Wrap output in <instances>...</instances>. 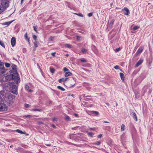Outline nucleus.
<instances>
[{
	"instance_id": "1",
	"label": "nucleus",
	"mask_w": 153,
	"mask_h": 153,
	"mask_svg": "<svg viewBox=\"0 0 153 153\" xmlns=\"http://www.w3.org/2000/svg\"><path fill=\"white\" fill-rule=\"evenodd\" d=\"M9 2L7 0H2L1 5L0 6V10H3V12L4 9L9 6Z\"/></svg>"
},
{
	"instance_id": "2",
	"label": "nucleus",
	"mask_w": 153,
	"mask_h": 153,
	"mask_svg": "<svg viewBox=\"0 0 153 153\" xmlns=\"http://www.w3.org/2000/svg\"><path fill=\"white\" fill-rule=\"evenodd\" d=\"M9 86L11 88V91L12 93L15 94L17 93V87L15 85L14 82H11L9 83Z\"/></svg>"
},
{
	"instance_id": "3",
	"label": "nucleus",
	"mask_w": 153,
	"mask_h": 153,
	"mask_svg": "<svg viewBox=\"0 0 153 153\" xmlns=\"http://www.w3.org/2000/svg\"><path fill=\"white\" fill-rule=\"evenodd\" d=\"M13 75V80H14L16 82L17 84H18L20 82V79L19 77V75L18 73H16L12 74Z\"/></svg>"
},
{
	"instance_id": "4",
	"label": "nucleus",
	"mask_w": 153,
	"mask_h": 153,
	"mask_svg": "<svg viewBox=\"0 0 153 153\" xmlns=\"http://www.w3.org/2000/svg\"><path fill=\"white\" fill-rule=\"evenodd\" d=\"M15 98V96L12 94H10L7 96L8 99V103L9 105H11L13 103V100Z\"/></svg>"
},
{
	"instance_id": "5",
	"label": "nucleus",
	"mask_w": 153,
	"mask_h": 153,
	"mask_svg": "<svg viewBox=\"0 0 153 153\" xmlns=\"http://www.w3.org/2000/svg\"><path fill=\"white\" fill-rule=\"evenodd\" d=\"M7 107L6 104L2 103L0 102V111H4L7 110Z\"/></svg>"
},
{
	"instance_id": "6",
	"label": "nucleus",
	"mask_w": 153,
	"mask_h": 153,
	"mask_svg": "<svg viewBox=\"0 0 153 153\" xmlns=\"http://www.w3.org/2000/svg\"><path fill=\"white\" fill-rule=\"evenodd\" d=\"M72 81L73 82V83L72 84H71V86H69V87H72L73 86H74L75 84V80L73 78H66L65 79H64V82H66L67 81Z\"/></svg>"
},
{
	"instance_id": "7",
	"label": "nucleus",
	"mask_w": 153,
	"mask_h": 153,
	"mask_svg": "<svg viewBox=\"0 0 153 153\" xmlns=\"http://www.w3.org/2000/svg\"><path fill=\"white\" fill-rule=\"evenodd\" d=\"M122 11H123L124 14L126 15H128L129 13V10L126 7L122 9Z\"/></svg>"
},
{
	"instance_id": "8",
	"label": "nucleus",
	"mask_w": 153,
	"mask_h": 153,
	"mask_svg": "<svg viewBox=\"0 0 153 153\" xmlns=\"http://www.w3.org/2000/svg\"><path fill=\"white\" fill-rule=\"evenodd\" d=\"M16 42V39L15 37H13L11 40V45L12 47H14L15 45Z\"/></svg>"
},
{
	"instance_id": "9",
	"label": "nucleus",
	"mask_w": 153,
	"mask_h": 153,
	"mask_svg": "<svg viewBox=\"0 0 153 153\" xmlns=\"http://www.w3.org/2000/svg\"><path fill=\"white\" fill-rule=\"evenodd\" d=\"M6 79L7 80H10L13 79V75L12 74H10L8 75H7L5 77Z\"/></svg>"
},
{
	"instance_id": "10",
	"label": "nucleus",
	"mask_w": 153,
	"mask_h": 153,
	"mask_svg": "<svg viewBox=\"0 0 153 153\" xmlns=\"http://www.w3.org/2000/svg\"><path fill=\"white\" fill-rule=\"evenodd\" d=\"M6 71V70L4 66L0 68V74L4 73Z\"/></svg>"
},
{
	"instance_id": "11",
	"label": "nucleus",
	"mask_w": 153,
	"mask_h": 153,
	"mask_svg": "<svg viewBox=\"0 0 153 153\" xmlns=\"http://www.w3.org/2000/svg\"><path fill=\"white\" fill-rule=\"evenodd\" d=\"M143 48H139L137 52L135 54L136 56H137L138 54L140 53L143 51Z\"/></svg>"
},
{
	"instance_id": "12",
	"label": "nucleus",
	"mask_w": 153,
	"mask_h": 153,
	"mask_svg": "<svg viewBox=\"0 0 153 153\" xmlns=\"http://www.w3.org/2000/svg\"><path fill=\"white\" fill-rule=\"evenodd\" d=\"M143 59H140L137 63L136 64V66L138 67L139 65L141 64L143 62Z\"/></svg>"
},
{
	"instance_id": "13",
	"label": "nucleus",
	"mask_w": 153,
	"mask_h": 153,
	"mask_svg": "<svg viewBox=\"0 0 153 153\" xmlns=\"http://www.w3.org/2000/svg\"><path fill=\"white\" fill-rule=\"evenodd\" d=\"M13 21H14V20H13V21H9V22H7L3 23H2V25H6L7 26H8L9 25H10L12 22Z\"/></svg>"
},
{
	"instance_id": "14",
	"label": "nucleus",
	"mask_w": 153,
	"mask_h": 153,
	"mask_svg": "<svg viewBox=\"0 0 153 153\" xmlns=\"http://www.w3.org/2000/svg\"><path fill=\"white\" fill-rule=\"evenodd\" d=\"M120 75L122 81H124L125 78L124 75V74H123V73H120Z\"/></svg>"
},
{
	"instance_id": "15",
	"label": "nucleus",
	"mask_w": 153,
	"mask_h": 153,
	"mask_svg": "<svg viewBox=\"0 0 153 153\" xmlns=\"http://www.w3.org/2000/svg\"><path fill=\"white\" fill-rule=\"evenodd\" d=\"M16 65L13 64L11 66V67L12 68V69L14 71H16Z\"/></svg>"
},
{
	"instance_id": "16",
	"label": "nucleus",
	"mask_w": 153,
	"mask_h": 153,
	"mask_svg": "<svg viewBox=\"0 0 153 153\" xmlns=\"http://www.w3.org/2000/svg\"><path fill=\"white\" fill-rule=\"evenodd\" d=\"M72 73L70 72H68L65 73V77H67L68 76L71 75Z\"/></svg>"
},
{
	"instance_id": "17",
	"label": "nucleus",
	"mask_w": 153,
	"mask_h": 153,
	"mask_svg": "<svg viewBox=\"0 0 153 153\" xmlns=\"http://www.w3.org/2000/svg\"><path fill=\"white\" fill-rule=\"evenodd\" d=\"M87 50L84 48H82L81 49V51L83 54H85L87 52Z\"/></svg>"
},
{
	"instance_id": "18",
	"label": "nucleus",
	"mask_w": 153,
	"mask_h": 153,
	"mask_svg": "<svg viewBox=\"0 0 153 153\" xmlns=\"http://www.w3.org/2000/svg\"><path fill=\"white\" fill-rule=\"evenodd\" d=\"M15 131L21 134H25V133L23 132L22 131L20 130L19 129H16L15 130Z\"/></svg>"
},
{
	"instance_id": "19",
	"label": "nucleus",
	"mask_w": 153,
	"mask_h": 153,
	"mask_svg": "<svg viewBox=\"0 0 153 153\" xmlns=\"http://www.w3.org/2000/svg\"><path fill=\"white\" fill-rule=\"evenodd\" d=\"M133 117L134 119L136 121H137V117L135 113H133Z\"/></svg>"
},
{
	"instance_id": "20",
	"label": "nucleus",
	"mask_w": 153,
	"mask_h": 153,
	"mask_svg": "<svg viewBox=\"0 0 153 153\" xmlns=\"http://www.w3.org/2000/svg\"><path fill=\"white\" fill-rule=\"evenodd\" d=\"M65 119L67 121L70 120L71 119L66 114L65 115Z\"/></svg>"
},
{
	"instance_id": "21",
	"label": "nucleus",
	"mask_w": 153,
	"mask_h": 153,
	"mask_svg": "<svg viewBox=\"0 0 153 153\" xmlns=\"http://www.w3.org/2000/svg\"><path fill=\"white\" fill-rule=\"evenodd\" d=\"M57 88L59 89L62 91H64L65 90V89L64 88L59 86H58L57 87Z\"/></svg>"
},
{
	"instance_id": "22",
	"label": "nucleus",
	"mask_w": 153,
	"mask_h": 153,
	"mask_svg": "<svg viewBox=\"0 0 153 153\" xmlns=\"http://www.w3.org/2000/svg\"><path fill=\"white\" fill-rule=\"evenodd\" d=\"M24 37L25 39L28 42H29V39L28 38L27 33V32L25 35Z\"/></svg>"
},
{
	"instance_id": "23",
	"label": "nucleus",
	"mask_w": 153,
	"mask_h": 153,
	"mask_svg": "<svg viewBox=\"0 0 153 153\" xmlns=\"http://www.w3.org/2000/svg\"><path fill=\"white\" fill-rule=\"evenodd\" d=\"M125 129V126L124 124H122L121 126V130L122 131H124Z\"/></svg>"
},
{
	"instance_id": "24",
	"label": "nucleus",
	"mask_w": 153,
	"mask_h": 153,
	"mask_svg": "<svg viewBox=\"0 0 153 153\" xmlns=\"http://www.w3.org/2000/svg\"><path fill=\"white\" fill-rule=\"evenodd\" d=\"M50 71L51 73H53L54 72L55 70L54 68H52L51 67H50Z\"/></svg>"
},
{
	"instance_id": "25",
	"label": "nucleus",
	"mask_w": 153,
	"mask_h": 153,
	"mask_svg": "<svg viewBox=\"0 0 153 153\" xmlns=\"http://www.w3.org/2000/svg\"><path fill=\"white\" fill-rule=\"evenodd\" d=\"M0 45H1L2 47L5 48V45L4 42L0 40Z\"/></svg>"
},
{
	"instance_id": "26",
	"label": "nucleus",
	"mask_w": 153,
	"mask_h": 153,
	"mask_svg": "<svg viewBox=\"0 0 153 153\" xmlns=\"http://www.w3.org/2000/svg\"><path fill=\"white\" fill-rule=\"evenodd\" d=\"M65 47L68 48H72V46L71 45L69 44H66Z\"/></svg>"
},
{
	"instance_id": "27",
	"label": "nucleus",
	"mask_w": 153,
	"mask_h": 153,
	"mask_svg": "<svg viewBox=\"0 0 153 153\" xmlns=\"http://www.w3.org/2000/svg\"><path fill=\"white\" fill-rule=\"evenodd\" d=\"M38 42H37L36 41H35L34 42V46L35 48L37 47H38Z\"/></svg>"
},
{
	"instance_id": "28",
	"label": "nucleus",
	"mask_w": 153,
	"mask_h": 153,
	"mask_svg": "<svg viewBox=\"0 0 153 153\" xmlns=\"http://www.w3.org/2000/svg\"><path fill=\"white\" fill-rule=\"evenodd\" d=\"M140 27L138 26H135L133 28V30H135L138 29Z\"/></svg>"
},
{
	"instance_id": "29",
	"label": "nucleus",
	"mask_w": 153,
	"mask_h": 153,
	"mask_svg": "<svg viewBox=\"0 0 153 153\" xmlns=\"http://www.w3.org/2000/svg\"><path fill=\"white\" fill-rule=\"evenodd\" d=\"M74 14L79 16L80 17H84V16L82 14H81V13H74Z\"/></svg>"
},
{
	"instance_id": "30",
	"label": "nucleus",
	"mask_w": 153,
	"mask_h": 153,
	"mask_svg": "<svg viewBox=\"0 0 153 153\" xmlns=\"http://www.w3.org/2000/svg\"><path fill=\"white\" fill-rule=\"evenodd\" d=\"M31 110L32 111H41V110L40 109H36V108H34V109H32Z\"/></svg>"
},
{
	"instance_id": "31",
	"label": "nucleus",
	"mask_w": 153,
	"mask_h": 153,
	"mask_svg": "<svg viewBox=\"0 0 153 153\" xmlns=\"http://www.w3.org/2000/svg\"><path fill=\"white\" fill-rule=\"evenodd\" d=\"M81 61L82 62L85 63L87 62V60L86 59H80Z\"/></svg>"
},
{
	"instance_id": "32",
	"label": "nucleus",
	"mask_w": 153,
	"mask_h": 153,
	"mask_svg": "<svg viewBox=\"0 0 153 153\" xmlns=\"http://www.w3.org/2000/svg\"><path fill=\"white\" fill-rule=\"evenodd\" d=\"M91 113L92 114H95L96 115H98L99 114L98 112L97 111H92Z\"/></svg>"
},
{
	"instance_id": "33",
	"label": "nucleus",
	"mask_w": 153,
	"mask_h": 153,
	"mask_svg": "<svg viewBox=\"0 0 153 153\" xmlns=\"http://www.w3.org/2000/svg\"><path fill=\"white\" fill-rule=\"evenodd\" d=\"M114 21V20H112L110 23V26L111 27L112 26L113 24Z\"/></svg>"
},
{
	"instance_id": "34",
	"label": "nucleus",
	"mask_w": 153,
	"mask_h": 153,
	"mask_svg": "<svg viewBox=\"0 0 153 153\" xmlns=\"http://www.w3.org/2000/svg\"><path fill=\"white\" fill-rule=\"evenodd\" d=\"M88 134L89 136L91 137H92L94 135V133L92 132H88Z\"/></svg>"
},
{
	"instance_id": "35",
	"label": "nucleus",
	"mask_w": 153,
	"mask_h": 153,
	"mask_svg": "<svg viewBox=\"0 0 153 153\" xmlns=\"http://www.w3.org/2000/svg\"><path fill=\"white\" fill-rule=\"evenodd\" d=\"M5 66L6 67L8 68L10 66V65L9 63H6Z\"/></svg>"
},
{
	"instance_id": "36",
	"label": "nucleus",
	"mask_w": 153,
	"mask_h": 153,
	"mask_svg": "<svg viewBox=\"0 0 153 153\" xmlns=\"http://www.w3.org/2000/svg\"><path fill=\"white\" fill-rule=\"evenodd\" d=\"M52 120L54 122H56L57 121V118H55L54 117H53L52 118Z\"/></svg>"
},
{
	"instance_id": "37",
	"label": "nucleus",
	"mask_w": 153,
	"mask_h": 153,
	"mask_svg": "<svg viewBox=\"0 0 153 153\" xmlns=\"http://www.w3.org/2000/svg\"><path fill=\"white\" fill-rule=\"evenodd\" d=\"M101 142L100 141H97L94 144H96V145H100V143H101Z\"/></svg>"
},
{
	"instance_id": "38",
	"label": "nucleus",
	"mask_w": 153,
	"mask_h": 153,
	"mask_svg": "<svg viewBox=\"0 0 153 153\" xmlns=\"http://www.w3.org/2000/svg\"><path fill=\"white\" fill-rule=\"evenodd\" d=\"M33 38L35 41H36L37 39V37L35 35H33Z\"/></svg>"
},
{
	"instance_id": "39",
	"label": "nucleus",
	"mask_w": 153,
	"mask_h": 153,
	"mask_svg": "<svg viewBox=\"0 0 153 153\" xmlns=\"http://www.w3.org/2000/svg\"><path fill=\"white\" fill-rule=\"evenodd\" d=\"M62 81H64V79L63 78H62L60 79H59V83H61L62 82Z\"/></svg>"
},
{
	"instance_id": "40",
	"label": "nucleus",
	"mask_w": 153,
	"mask_h": 153,
	"mask_svg": "<svg viewBox=\"0 0 153 153\" xmlns=\"http://www.w3.org/2000/svg\"><path fill=\"white\" fill-rule=\"evenodd\" d=\"M4 66V63L0 61V67H2Z\"/></svg>"
},
{
	"instance_id": "41",
	"label": "nucleus",
	"mask_w": 153,
	"mask_h": 153,
	"mask_svg": "<svg viewBox=\"0 0 153 153\" xmlns=\"http://www.w3.org/2000/svg\"><path fill=\"white\" fill-rule=\"evenodd\" d=\"M92 15H93V13H88V16L89 17H91V16H92Z\"/></svg>"
},
{
	"instance_id": "42",
	"label": "nucleus",
	"mask_w": 153,
	"mask_h": 153,
	"mask_svg": "<svg viewBox=\"0 0 153 153\" xmlns=\"http://www.w3.org/2000/svg\"><path fill=\"white\" fill-rule=\"evenodd\" d=\"M119 66L116 65L114 67V68L116 69H119Z\"/></svg>"
},
{
	"instance_id": "43",
	"label": "nucleus",
	"mask_w": 153,
	"mask_h": 153,
	"mask_svg": "<svg viewBox=\"0 0 153 153\" xmlns=\"http://www.w3.org/2000/svg\"><path fill=\"white\" fill-rule=\"evenodd\" d=\"M68 69L66 67H64L63 68V71H68Z\"/></svg>"
},
{
	"instance_id": "44",
	"label": "nucleus",
	"mask_w": 153,
	"mask_h": 153,
	"mask_svg": "<svg viewBox=\"0 0 153 153\" xmlns=\"http://www.w3.org/2000/svg\"><path fill=\"white\" fill-rule=\"evenodd\" d=\"M102 137V135L101 134H100L98 135L97 137L99 138H100Z\"/></svg>"
},
{
	"instance_id": "45",
	"label": "nucleus",
	"mask_w": 153,
	"mask_h": 153,
	"mask_svg": "<svg viewBox=\"0 0 153 153\" xmlns=\"http://www.w3.org/2000/svg\"><path fill=\"white\" fill-rule=\"evenodd\" d=\"M120 50V48H117L116 49L115 51L117 52L119 51Z\"/></svg>"
},
{
	"instance_id": "46",
	"label": "nucleus",
	"mask_w": 153,
	"mask_h": 153,
	"mask_svg": "<svg viewBox=\"0 0 153 153\" xmlns=\"http://www.w3.org/2000/svg\"><path fill=\"white\" fill-rule=\"evenodd\" d=\"M55 53H56L55 52H53V53H51V54L52 55V56H54L55 55Z\"/></svg>"
},
{
	"instance_id": "47",
	"label": "nucleus",
	"mask_w": 153,
	"mask_h": 153,
	"mask_svg": "<svg viewBox=\"0 0 153 153\" xmlns=\"http://www.w3.org/2000/svg\"><path fill=\"white\" fill-rule=\"evenodd\" d=\"M25 107L28 108L29 107V105H28L27 104H26L25 105Z\"/></svg>"
},
{
	"instance_id": "48",
	"label": "nucleus",
	"mask_w": 153,
	"mask_h": 153,
	"mask_svg": "<svg viewBox=\"0 0 153 153\" xmlns=\"http://www.w3.org/2000/svg\"><path fill=\"white\" fill-rule=\"evenodd\" d=\"M68 83L70 84V86H71V84H72L73 83V82H72V81H69L68 82Z\"/></svg>"
},
{
	"instance_id": "49",
	"label": "nucleus",
	"mask_w": 153,
	"mask_h": 153,
	"mask_svg": "<svg viewBox=\"0 0 153 153\" xmlns=\"http://www.w3.org/2000/svg\"><path fill=\"white\" fill-rule=\"evenodd\" d=\"M26 88L27 90L29 89V86L28 85H26Z\"/></svg>"
},
{
	"instance_id": "50",
	"label": "nucleus",
	"mask_w": 153,
	"mask_h": 153,
	"mask_svg": "<svg viewBox=\"0 0 153 153\" xmlns=\"http://www.w3.org/2000/svg\"><path fill=\"white\" fill-rule=\"evenodd\" d=\"M34 27V30H35L36 31V29L37 28H36V27H34H34Z\"/></svg>"
},
{
	"instance_id": "51",
	"label": "nucleus",
	"mask_w": 153,
	"mask_h": 153,
	"mask_svg": "<svg viewBox=\"0 0 153 153\" xmlns=\"http://www.w3.org/2000/svg\"><path fill=\"white\" fill-rule=\"evenodd\" d=\"M89 130H94V129L92 128H89Z\"/></svg>"
},
{
	"instance_id": "52",
	"label": "nucleus",
	"mask_w": 153,
	"mask_h": 153,
	"mask_svg": "<svg viewBox=\"0 0 153 153\" xmlns=\"http://www.w3.org/2000/svg\"><path fill=\"white\" fill-rule=\"evenodd\" d=\"M51 126L53 127V128H55L56 127V126H55V125H53V124H51Z\"/></svg>"
},
{
	"instance_id": "53",
	"label": "nucleus",
	"mask_w": 153,
	"mask_h": 153,
	"mask_svg": "<svg viewBox=\"0 0 153 153\" xmlns=\"http://www.w3.org/2000/svg\"><path fill=\"white\" fill-rule=\"evenodd\" d=\"M46 146H51V144H46Z\"/></svg>"
},
{
	"instance_id": "54",
	"label": "nucleus",
	"mask_w": 153,
	"mask_h": 153,
	"mask_svg": "<svg viewBox=\"0 0 153 153\" xmlns=\"http://www.w3.org/2000/svg\"><path fill=\"white\" fill-rule=\"evenodd\" d=\"M65 56H69V54H66L65 55Z\"/></svg>"
},
{
	"instance_id": "55",
	"label": "nucleus",
	"mask_w": 153,
	"mask_h": 153,
	"mask_svg": "<svg viewBox=\"0 0 153 153\" xmlns=\"http://www.w3.org/2000/svg\"><path fill=\"white\" fill-rule=\"evenodd\" d=\"M24 0H21V4H22V2H23V1Z\"/></svg>"
},
{
	"instance_id": "56",
	"label": "nucleus",
	"mask_w": 153,
	"mask_h": 153,
	"mask_svg": "<svg viewBox=\"0 0 153 153\" xmlns=\"http://www.w3.org/2000/svg\"><path fill=\"white\" fill-rule=\"evenodd\" d=\"M77 39H79L80 38V36H78L77 37Z\"/></svg>"
},
{
	"instance_id": "57",
	"label": "nucleus",
	"mask_w": 153,
	"mask_h": 153,
	"mask_svg": "<svg viewBox=\"0 0 153 153\" xmlns=\"http://www.w3.org/2000/svg\"><path fill=\"white\" fill-rule=\"evenodd\" d=\"M33 91L32 90H30L29 89V92H32Z\"/></svg>"
},
{
	"instance_id": "58",
	"label": "nucleus",
	"mask_w": 153,
	"mask_h": 153,
	"mask_svg": "<svg viewBox=\"0 0 153 153\" xmlns=\"http://www.w3.org/2000/svg\"><path fill=\"white\" fill-rule=\"evenodd\" d=\"M3 12V10H0V14L2 12Z\"/></svg>"
},
{
	"instance_id": "59",
	"label": "nucleus",
	"mask_w": 153,
	"mask_h": 153,
	"mask_svg": "<svg viewBox=\"0 0 153 153\" xmlns=\"http://www.w3.org/2000/svg\"><path fill=\"white\" fill-rule=\"evenodd\" d=\"M106 104L108 105L109 106V104L108 103H106Z\"/></svg>"
},
{
	"instance_id": "60",
	"label": "nucleus",
	"mask_w": 153,
	"mask_h": 153,
	"mask_svg": "<svg viewBox=\"0 0 153 153\" xmlns=\"http://www.w3.org/2000/svg\"><path fill=\"white\" fill-rule=\"evenodd\" d=\"M75 115L76 116H77V115H78V114H75Z\"/></svg>"
},
{
	"instance_id": "61",
	"label": "nucleus",
	"mask_w": 153,
	"mask_h": 153,
	"mask_svg": "<svg viewBox=\"0 0 153 153\" xmlns=\"http://www.w3.org/2000/svg\"><path fill=\"white\" fill-rule=\"evenodd\" d=\"M104 122L105 123H108V122H107V121H104Z\"/></svg>"
},
{
	"instance_id": "62",
	"label": "nucleus",
	"mask_w": 153,
	"mask_h": 153,
	"mask_svg": "<svg viewBox=\"0 0 153 153\" xmlns=\"http://www.w3.org/2000/svg\"><path fill=\"white\" fill-rule=\"evenodd\" d=\"M42 123V122H39V124H41V123Z\"/></svg>"
},
{
	"instance_id": "63",
	"label": "nucleus",
	"mask_w": 153,
	"mask_h": 153,
	"mask_svg": "<svg viewBox=\"0 0 153 153\" xmlns=\"http://www.w3.org/2000/svg\"><path fill=\"white\" fill-rule=\"evenodd\" d=\"M117 105H118V104H117V103L116 102V106H117Z\"/></svg>"
},
{
	"instance_id": "64",
	"label": "nucleus",
	"mask_w": 153,
	"mask_h": 153,
	"mask_svg": "<svg viewBox=\"0 0 153 153\" xmlns=\"http://www.w3.org/2000/svg\"><path fill=\"white\" fill-rule=\"evenodd\" d=\"M12 146H10V147L11 148Z\"/></svg>"
}]
</instances>
